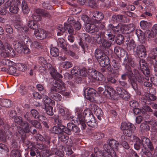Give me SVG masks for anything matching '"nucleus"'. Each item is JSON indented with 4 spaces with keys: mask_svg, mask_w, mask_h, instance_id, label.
Here are the masks:
<instances>
[{
    "mask_svg": "<svg viewBox=\"0 0 157 157\" xmlns=\"http://www.w3.org/2000/svg\"><path fill=\"white\" fill-rule=\"evenodd\" d=\"M132 140V142L135 143L134 147L135 149L139 150L140 147L142 145L143 147L145 149L143 151V153L148 157H153V154L154 151V148L151 140L148 138L143 137L141 139V142L140 139L137 136H133Z\"/></svg>",
    "mask_w": 157,
    "mask_h": 157,
    "instance_id": "1",
    "label": "nucleus"
},
{
    "mask_svg": "<svg viewBox=\"0 0 157 157\" xmlns=\"http://www.w3.org/2000/svg\"><path fill=\"white\" fill-rule=\"evenodd\" d=\"M60 82L59 83L57 81H55L52 84V86L49 90L48 94L49 97L56 101H60L62 98L61 96L57 92H63L66 90L63 82L62 81Z\"/></svg>",
    "mask_w": 157,
    "mask_h": 157,
    "instance_id": "2",
    "label": "nucleus"
},
{
    "mask_svg": "<svg viewBox=\"0 0 157 157\" xmlns=\"http://www.w3.org/2000/svg\"><path fill=\"white\" fill-rule=\"evenodd\" d=\"M78 114L76 120L77 122H78L82 126V129H85L86 128V124L85 122L88 125L92 128L96 127L97 126V123L96 122L93 115H91L90 117H86L85 118H83L82 114V110L81 109H78L77 111Z\"/></svg>",
    "mask_w": 157,
    "mask_h": 157,
    "instance_id": "3",
    "label": "nucleus"
},
{
    "mask_svg": "<svg viewBox=\"0 0 157 157\" xmlns=\"http://www.w3.org/2000/svg\"><path fill=\"white\" fill-rule=\"evenodd\" d=\"M121 128L123 131V134L125 135L121 136L120 139L119 141L121 144L126 142L127 136H131L136 128L133 124L129 122H124L121 123Z\"/></svg>",
    "mask_w": 157,
    "mask_h": 157,
    "instance_id": "4",
    "label": "nucleus"
},
{
    "mask_svg": "<svg viewBox=\"0 0 157 157\" xmlns=\"http://www.w3.org/2000/svg\"><path fill=\"white\" fill-rule=\"evenodd\" d=\"M101 26L103 27L104 25L100 23H97L95 24L87 23L86 25V30L87 32L90 33L97 32L100 29Z\"/></svg>",
    "mask_w": 157,
    "mask_h": 157,
    "instance_id": "5",
    "label": "nucleus"
},
{
    "mask_svg": "<svg viewBox=\"0 0 157 157\" xmlns=\"http://www.w3.org/2000/svg\"><path fill=\"white\" fill-rule=\"evenodd\" d=\"M1 53V56L4 57L9 56L13 57L15 56L14 51L11 46L7 44L6 45V48Z\"/></svg>",
    "mask_w": 157,
    "mask_h": 157,
    "instance_id": "6",
    "label": "nucleus"
},
{
    "mask_svg": "<svg viewBox=\"0 0 157 157\" xmlns=\"http://www.w3.org/2000/svg\"><path fill=\"white\" fill-rule=\"evenodd\" d=\"M104 150L102 153V156L104 157H118L116 152L113 149H110L107 145L104 146Z\"/></svg>",
    "mask_w": 157,
    "mask_h": 157,
    "instance_id": "7",
    "label": "nucleus"
},
{
    "mask_svg": "<svg viewBox=\"0 0 157 157\" xmlns=\"http://www.w3.org/2000/svg\"><path fill=\"white\" fill-rule=\"evenodd\" d=\"M96 91L94 89L87 88L84 91L85 97L86 99L92 102L94 101V97L96 94Z\"/></svg>",
    "mask_w": 157,
    "mask_h": 157,
    "instance_id": "8",
    "label": "nucleus"
},
{
    "mask_svg": "<svg viewBox=\"0 0 157 157\" xmlns=\"http://www.w3.org/2000/svg\"><path fill=\"white\" fill-rule=\"evenodd\" d=\"M91 106L92 107L91 109L92 111L96 115L97 118L99 120H101V117L103 114V112L101 109L94 104H92Z\"/></svg>",
    "mask_w": 157,
    "mask_h": 157,
    "instance_id": "9",
    "label": "nucleus"
},
{
    "mask_svg": "<svg viewBox=\"0 0 157 157\" xmlns=\"http://www.w3.org/2000/svg\"><path fill=\"white\" fill-rule=\"evenodd\" d=\"M116 90L118 94L122 99L126 100L129 98V94L125 90L120 87H117Z\"/></svg>",
    "mask_w": 157,
    "mask_h": 157,
    "instance_id": "10",
    "label": "nucleus"
},
{
    "mask_svg": "<svg viewBox=\"0 0 157 157\" xmlns=\"http://www.w3.org/2000/svg\"><path fill=\"white\" fill-rule=\"evenodd\" d=\"M105 90L103 92V95L106 97L111 99L115 93V91L110 86L105 85L104 86Z\"/></svg>",
    "mask_w": 157,
    "mask_h": 157,
    "instance_id": "11",
    "label": "nucleus"
},
{
    "mask_svg": "<svg viewBox=\"0 0 157 157\" xmlns=\"http://www.w3.org/2000/svg\"><path fill=\"white\" fill-rule=\"evenodd\" d=\"M97 60L99 62L100 65L103 67H105L110 63L109 58L105 53L98 60Z\"/></svg>",
    "mask_w": 157,
    "mask_h": 157,
    "instance_id": "12",
    "label": "nucleus"
},
{
    "mask_svg": "<svg viewBox=\"0 0 157 157\" xmlns=\"http://www.w3.org/2000/svg\"><path fill=\"white\" fill-rule=\"evenodd\" d=\"M136 51L139 57L145 58L146 56V49L143 45L141 44L137 46Z\"/></svg>",
    "mask_w": 157,
    "mask_h": 157,
    "instance_id": "13",
    "label": "nucleus"
},
{
    "mask_svg": "<svg viewBox=\"0 0 157 157\" xmlns=\"http://www.w3.org/2000/svg\"><path fill=\"white\" fill-rule=\"evenodd\" d=\"M92 14V19L95 20L96 23H98V22L102 20L104 17V15L102 13L97 11L93 12Z\"/></svg>",
    "mask_w": 157,
    "mask_h": 157,
    "instance_id": "14",
    "label": "nucleus"
},
{
    "mask_svg": "<svg viewBox=\"0 0 157 157\" xmlns=\"http://www.w3.org/2000/svg\"><path fill=\"white\" fill-rule=\"evenodd\" d=\"M107 142L108 144L107 145L108 147L110 149H117L119 145V143L113 139H109L108 140Z\"/></svg>",
    "mask_w": 157,
    "mask_h": 157,
    "instance_id": "15",
    "label": "nucleus"
},
{
    "mask_svg": "<svg viewBox=\"0 0 157 157\" xmlns=\"http://www.w3.org/2000/svg\"><path fill=\"white\" fill-rule=\"evenodd\" d=\"M34 34L35 36L39 39L41 40L45 38L47 36V33L46 31L43 29L39 30H35L34 32Z\"/></svg>",
    "mask_w": 157,
    "mask_h": 157,
    "instance_id": "16",
    "label": "nucleus"
},
{
    "mask_svg": "<svg viewBox=\"0 0 157 157\" xmlns=\"http://www.w3.org/2000/svg\"><path fill=\"white\" fill-rule=\"evenodd\" d=\"M125 66L131 65L132 67H134L135 66V63L132 57L128 55H127L125 57L123 63Z\"/></svg>",
    "mask_w": 157,
    "mask_h": 157,
    "instance_id": "17",
    "label": "nucleus"
},
{
    "mask_svg": "<svg viewBox=\"0 0 157 157\" xmlns=\"http://www.w3.org/2000/svg\"><path fill=\"white\" fill-rule=\"evenodd\" d=\"M24 45V43L22 42L15 41L13 43L14 49L18 52L20 53H22V49Z\"/></svg>",
    "mask_w": 157,
    "mask_h": 157,
    "instance_id": "18",
    "label": "nucleus"
},
{
    "mask_svg": "<svg viewBox=\"0 0 157 157\" xmlns=\"http://www.w3.org/2000/svg\"><path fill=\"white\" fill-rule=\"evenodd\" d=\"M58 126H54L52 129V132L54 133L59 134L63 133L64 129V126L62 124H58Z\"/></svg>",
    "mask_w": 157,
    "mask_h": 157,
    "instance_id": "19",
    "label": "nucleus"
},
{
    "mask_svg": "<svg viewBox=\"0 0 157 157\" xmlns=\"http://www.w3.org/2000/svg\"><path fill=\"white\" fill-rule=\"evenodd\" d=\"M132 75V73H130L128 75V78L130 81V82L132 85V87L134 90L136 91H137L138 87L137 84L136 83V80L135 77L133 76V77H131L130 75Z\"/></svg>",
    "mask_w": 157,
    "mask_h": 157,
    "instance_id": "20",
    "label": "nucleus"
},
{
    "mask_svg": "<svg viewBox=\"0 0 157 157\" xmlns=\"http://www.w3.org/2000/svg\"><path fill=\"white\" fill-rule=\"evenodd\" d=\"M114 51L115 53L117 56H122L125 53V50L119 46L116 47L114 48Z\"/></svg>",
    "mask_w": 157,
    "mask_h": 157,
    "instance_id": "21",
    "label": "nucleus"
},
{
    "mask_svg": "<svg viewBox=\"0 0 157 157\" xmlns=\"http://www.w3.org/2000/svg\"><path fill=\"white\" fill-rule=\"evenodd\" d=\"M149 62L153 65L155 71L157 72V57L155 56L151 57L149 58Z\"/></svg>",
    "mask_w": 157,
    "mask_h": 157,
    "instance_id": "22",
    "label": "nucleus"
},
{
    "mask_svg": "<svg viewBox=\"0 0 157 157\" xmlns=\"http://www.w3.org/2000/svg\"><path fill=\"white\" fill-rule=\"evenodd\" d=\"M20 2L19 0H11L7 1L5 3V6L6 7H9L11 5H13V6H18L20 5Z\"/></svg>",
    "mask_w": 157,
    "mask_h": 157,
    "instance_id": "23",
    "label": "nucleus"
},
{
    "mask_svg": "<svg viewBox=\"0 0 157 157\" xmlns=\"http://www.w3.org/2000/svg\"><path fill=\"white\" fill-rule=\"evenodd\" d=\"M8 72L9 74L14 76H17L19 75V73L17 71L16 68L13 66H10L8 69Z\"/></svg>",
    "mask_w": 157,
    "mask_h": 157,
    "instance_id": "24",
    "label": "nucleus"
},
{
    "mask_svg": "<svg viewBox=\"0 0 157 157\" xmlns=\"http://www.w3.org/2000/svg\"><path fill=\"white\" fill-rule=\"evenodd\" d=\"M57 42L58 46L61 48L63 51H67V48L65 44V40L63 38H59Z\"/></svg>",
    "mask_w": 157,
    "mask_h": 157,
    "instance_id": "25",
    "label": "nucleus"
},
{
    "mask_svg": "<svg viewBox=\"0 0 157 157\" xmlns=\"http://www.w3.org/2000/svg\"><path fill=\"white\" fill-rule=\"evenodd\" d=\"M101 35V33H94L93 36L94 41L99 44L102 43V41Z\"/></svg>",
    "mask_w": 157,
    "mask_h": 157,
    "instance_id": "26",
    "label": "nucleus"
},
{
    "mask_svg": "<svg viewBox=\"0 0 157 157\" xmlns=\"http://www.w3.org/2000/svg\"><path fill=\"white\" fill-rule=\"evenodd\" d=\"M64 27L65 30L67 31L70 34H73L74 33V29L71 25L66 23L64 24Z\"/></svg>",
    "mask_w": 157,
    "mask_h": 157,
    "instance_id": "27",
    "label": "nucleus"
},
{
    "mask_svg": "<svg viewBox=\"0 0 157 157\" xmlns=\"http://www.w3.org/2000/svg\"><path fill=\"white\" fill-rule=\"evenodd\" d=\"M143 3L146 6L150 8L151 10L155 9L154 3L153 0H144Z\"/></svg>",
    "mask_w": 157,
    "mask_h": 157,
    "instance_id": "28",
    "label": "nucleus"
},
{
    "mask_svg": "<svg viewBox=\"0 0 157 157\" xmlns=\"http://www.w3.org/2000/svg\"><path fill=\"white\" fill-rule=\"evenodd\" d=\"M21 126L24 128H23L25 133H28L30 132V128L31 126L27 122L25 121Z\"/></svg>",
    "mask_w": 157,
    "mask_h": 157,
    "instance_id": "29",
    "label": "nucleus"
},
{
    "mask_svg": "<svg viewBox=\"0 0 157 157\" xmlns=\"http://www.w3.org/2000/svg\"><path fill=\"white\" fill-rule=\"evenodd\" d=\"M104 54V52L99 48H97L94 52V56L97 60H98V59Z\"/></svg>",
    "mask_w": 157,
    "mask_h": 157,
    "instance_id": "30",
    "label": "nucleus"
},
{
    "mask_svg": "<svg viewBox=\"0 0 157 157\" xmlns=\"http://www.w3.org/2000/svg\"><path fill=\"white\" fill-rule=\"evenodd\" d=\"M1 101L2 107H9L11 106V101L9 100L1 99Z\"/></svg>",
    "mask_w": 157,
    "mask_h": 157,
    "instance_id": "31",
    "label": "nucleus"
},
{
    "mask_svg": "<svg viewBox=\"0 0 157 157\" xmlns=\"http://www.w3.org/2000/svg\"><path fill=\"white\" fill-rule=\"evenodd\" d=\"M10 157H21L20 151L17 149L12 150L10 152Z\"/></svg>",
    "mask_w": 157,
    "mask_h": 157,
    "instance_id": "32",
    "label": "nucleus"
},
{
    "mask_svg": "<svg viewBox=\"0 0 157 157\" xmlns=\"http://www.w3.org/2000/svg\"><path fill=\"white\" fill-rule=\"evenodd\" d=\"M102 46L105 49H107L109 48L112 44V42L111 41H109L108 40L103 39L102 41Z\"/></svg>",
    "mask_w": 157,
    "mask_h": 157,
    "instance_id": "33",
    "label": "nucleus"
},
{
    "mask_svg": "<svg viewBox=\"0 0 157 157\" xmlns=\"http://www.w3.org/2000/svg\"><path fill=\"white\" fill-rule=\"evenodd\" d=\"M140 129L142 132H144L149 130L150 127L148 125L147 121H145V122L142 123L140 126Z\"/></svg>",
    "mask_w": 157,
    "mask_h": 157,
    "instance_id": "34",
    "label": "nucleus"
},
{
    "mask_svg": "<svg viewBox=\"0 0 157 157\" xmlns=\"http://www.w3.org/2000/svg\"><path fill=\"white\" fill-rule=\"evenodd\" d=\"M109 28L110 29H112L115 33L118 32L121 29V27L119 24L117 26H114L112 24H110L109 25Z\"/></svg>",
    "mask_w": 157,
    "mask_h": 157,
    "instance_id": "35",
    "label": "nucleus"
},
{
    "mask_svg": "<svg viewBox=\"0 0 157 157\" xmlns=\"http://www.w3.org/2000/svg\"><path fill=\"white\" fill-rule=\"evenodd\" d=\"M21 7L22 11L25 14L29 12V9L25 1H23L22 2Z\"/></svg>",
    "mask_w": 157,
    "mask_h": 157,
    "instance_id": "36",
    "label": "nucleus"
},
{
    "mask_svg": "<svg viewBox=\"0 0 157 157\" xmlns=\"http://www.w3.org/2000/svg\"><path fill=\"white\" fill-rule=\"evenodd\" d=\"M52 155H56L60 157H63V152L61 151L56 148H53L52 149Z\"/></svg>",
    "mask_w": 157,
    "mask_h": 157,
    "instance_id": "37",
    "label": "nucleus"
},
{
    "mask_svg": "<svg viewBox=\"0 0 157 157\" xmlns=\"http://www.w3.org/2000/svg\"><path fill=\"white\" fill-rule=\"evenodd\" d=\"M28 25L30 28L33 30L36 29L37 28L36 22H35L32 20H30L29 21Z\"/></svg>",
    "mask_w": 157,
    "mask_h": 157,
    "instance_id": "38",
    "label": "nucleus"
},
{
    "mask_svg": "<svg viewBox=\"0 0 157 157\" xmlns=\"http://www.w3.org/2000/svg\"><path fill=\"white\" fill-rule=\"evenodd\" d=\"M50 52L51 55L53 57H57L59 55L58 49L55 47L51 48L50 50Z\"/></svg>",
    "mask_w": 157,
    "mask_h": 157,
    "instance_id": "39",
    "label": "nucleus"
},
{
    "mask_svg": "<svg viewBox=\"0 0 157 157\" xmlns=\"http://www.w3.org/2000/svg\"><path fill=\"white\" fill-rule=\"evenodd\" d=\"M136 46V44L135 42L133 40H131L127 46V49L129 50L132 49L134 50Z\"/></svg>",
    "mask_w": 157,
    "mask_h": 157,
    "instance_id": "40",
    "label": "nucleus"
},
{
    "mask_svg": "<svg viewBox=\"0 0 157 157\" xmlns=\"http://www.w3.org/2000/svg\"><path fill=\"white\" fill-rule=\"evenodd\" d=\"M89 70L88 71L86 68H83L79 70V74L80 76L86 77L89 75Z\"/></svg>",
    "mask_w": 157,
    "mask_h": 157,
    "instance_id": "41",
    "label": "nucleus"
},
{
    "mask_svg": "<svg viewBox=\"0 0 157 157\" xmlns=\"http://www.w3.org/2000/svg\"><path fill=\"white\" fill-rule=\"evenodd\" d=\"M41 19V17L40 15L36 14L34 13L30 17L29 19L35 22H36L37 21H40Z\"/></svg>",
    "mask_w": 157,
    "mask_h": 157,
    "instance_id": "42",
    "label": "nucleus"
},
{
    "mask_svg": "<svg viewBox=\"0 0 157 157\" xmlns=\"http://www.w3.org/2000/svg\"><path fill=\"white\" fill-rule=\"evenodd\" d=\"M123 18V15H117L113 16L112 19L114 21L121 22L122 21Z\"/></svg>",
    "mask_w": 157,
    "mask_h": 157,
    "instance_id": "43",
    "label": "nucleus"
},
{
    "mask_svg": "<svg viewBox=\"0 0 157 157\" xmlns=\"http://www.w3.org/2000/svg\"><path fill=\"white\" fill-rule=\"evenodd\" d=\"M7 131L6 132L2 130H0V140L1 141H4L6 140V136L7 134Z\"/></svg>",
    "mask_w": 157,
    "mask_h": 157,
    "instance_id": "44",
    "label": "nucleus"
},
{
    "mask_svg": "<svg viewBox=\"0 0 157 157\" xmlns=\"http://www.w3.org/2000/svg\"><path fill=\"white\" fill-rule=\"evenodd\" d=\"M98 72L95 70L90 69L89 70V75L92 78L95 80L96 78H97V75Z\"/></svg>",
    "mask_w": 157,
    "mask_h": 157,
    "instance_id": "45",
    "label": "nucleus"
},
{
    "mask_svg": "<svg viewBox=\"0 0 157 157\" xmlns=\"http://www.w3.org/2000/svg\"><path fill=\"white\" fill-rule=\"evenodd\" d=\"M53 109V107L51 106L48 105L47 106H45L46 112L48 115L50 116L54 114Z\"/></svg>",
    "mask_w": 157,
    "mask_h": 157,
    "instance_id": "46",
    "label": "nucleus"
},
{
    "mask_svg": "<svg viewBox=\"0 0 157 157\" xmlns=\"http://www.w3.org/2000/svg\"><path fill=\"white\" fill-rule=\"evenodd\" d=\"M29 122L36 128L40 129L42 128L40 123L36 120L30 121Z\"/></svg>",
    "mask_w": 157,
    "mask_h": 157,
    "instance_id": "47",
    "label": "nucleus"
},
{
    "mask_svg": "<svg viewBox=\"0 0 157 157\" xmlns=\"http://www.w3.org/2000/svg\"><path fill=\"white\" fill-rule=\"evenodd\" d=\"M10 6V11L11 13H17L19 10V8L18 6H17L16 5L13 6V5H11Z\"/></svg>",
    "mask_w": 157,
    "mask_h": 157,
    "instance_id": "48",
    "label": "nucleus"
},
{
    "mask_svg": "<svg viewBox=\"0 0 157 157\" xmlns=\"http://www.w3.org/2000/svg\"><path fill=\"white\" fill-rule=\"evenodd\" d=\"M73 66L72 63L70 62L66 61L63 62L61 63L62 67L65 68H69Z\"/></svg>",
    "mask_w": 157,
    "mask_h": 157,
    "instance_id": "49",
    "label": "nucleus"
},
{
    "mask_svg": "<svg viewBox=\"0 0 157 157\" xmlns=\"http://www.w3.org/2000/svg\"><path fill=\"white\" fill-rule=\"evenodd\" d=\"M40 152L39 150L36 148L33 147L30 150V155L32 157H34L36 155V154H38Z\"/></svg>",
    "mask_w": 157,
    "mask_h": 157,
    "instance_id": "50",
    "label": "nucleus"
},
{
    "mask_svg": "<svg viewBox=\"0 0 157 157\" xmlns=\"http://www.w3.org/2000/svg\"><path fill=\"white\" fill-rule=\"evenodd\" d=\"M45 138H44L42 135H40L38 136L39 139L42 141H43L45 140L47 142V143L49 144L50 143V137L48 135H45Z\"/></svg>",
    "mask_w": 157,
    "mask_h": 157,
    "instance_id": "51",
    "label": "nucleus"
},
{
    "mask_svg": "<svg viewBox=\"0 0 157 157\" xmlns=\"http://www.w3.org/2000/svg\"><path fill=\"white\" fill-rule=\"evenodd\" d=\"M149 23L147 21H142L140 23V25L141 28L143 29H145L149 27Z\"/></svg>",
    "mask_w": 157,
    "mask_h": 157,
    "instance_id": "52",
    "label": "nucleus"
},
{
    "mask_svg": "<svg viewBox=\"0 0 157 157\" xmlns=\"http://www.w3.org/2000/svg\"><path fill=\"white\" fill-rule=\"evenodd\" d=\"M124 37L121 35H118L117 36L116 43L118 44H121L124 42Z\"/></svg>",
    "mask_w": 157,
    "mask_h": 157,
    "instance_id": "53",
    "label": "nucleus"
},
{
    "mask_svg": "<svg viewBox=\"0 0 157 157\" xmlns=\"http://www.w3.org/2000/svg\"><path fill=\"white\" fill-rule=\"evenodd\" d=\"M58 137L62 141H65L69 138V137L67 135L64 134L63 133L58 135Z\"/></svg>",
    "mask_w": 157,
    "mask_h": 157,
    "instance_id": "54",
    "label": "nucleus"
},
{
    "mask_svg": "<svg viewBox=\"0 0 157 157\" xmlns=\"http://www.w3.org/2000/svg\"><path fill=\"white\" fill-rule=\"evenodd\" d=\"M19 91L21 95H23L27 93L28 90L25 86L21 85L20 87Z\"/></svg>",
    "mask_w": 157,
    "mask_h": 157,
    "instance_id": "55",
    "label": "nucleus"
},
{
    "mask_svg": "<svg viewBox=\"0 0 157 157\" xmlns=\"http://www.w3.org/2000/svg\"><path fill=\"white\" fill-rule=\"evenodd\" d=\"M124 29L128 32L127 33L131 32L134 30V28L133 26V25L132 24H129L127 25H125L124 27Z\"/></svg>",
    "mask_w": 157,
    "mask_h": 157,
    "instance_id": "56",
    "label": "nucleus"
},
{
    "mask_svg": "<svg viewBox=\"0 0 157 157\" xmlns=\"http://www.w3.org/2000/svg\"><path fill=\"white\" fill-rule=\"evenodd\" d=\"M82 39L88 42H90L91 41V38L88 34L84 33L82 35Z\"/></svg>",
    "mask_w": 157,
    "mask_h": 157,
    "instance_id": "57",
    "label": "nucleus"
},
{
    "mask_svg": "<svg viewBox=\"0 0 157 157\" xmlns=\"http://www.w3.org/2000/svg\"><path fill=\"white\" fill-rule=\"evenodd\" d=\"M62 76L61 74L57 72L55 75V77L53 78L54 80L53 81V83L52 84H53L56 81H57L59 83H60V82L61 81L63 82L62 81L59 79L62 78Z\"/></svg>",
    "mask_w": 157,
    "mask_h": 157,
    "instance_id": "58",
    "label": "nucleus"
},
{
    "mask_svg": "<svg viewBox=\"0 0 157 157\" xmlns=\"http://www.w3.org/2000/svg\"><path fill=\"white\" fill-rule=\"evenodd\" d=\"M136 33L139 39H143L144 38L143 32L140 30H136Z\"/></svg>",
    "mask_w": 157,
    "mask_h": 157,
    "instance_id": "59",
    "label": "nucleus"
},
{
    "mask_svg": "<svg viewBox=\"0 0 157 157\" xmlns=\"http://www.w3.org/2000/svg\"><path fill=\"white\" fill-rule=\"evenodd\" d=\"M83 115H84L85 116L83 117V118H85L86 117L89 118L90 117L91 115H93V114L91 113L90 111L88 109H85L83 113Z\"/></svg>",
    "mask_w": 157,
    "mask_h": 157,
    "instance_id": "60",
    "label": "nucleus"
},
{
    "mask_svg": "<svg viewBox=\"0 0 157 157\" xmlns=\"http://www.w3.org/2000/svg\"><path fill=\"white\" fill-rule=\"evenodd\" d=\"M146 95L147 99L151 101H153L156 99V97L152 94L147 93Z\"/></svg>",
    "mask_w": 157,
    "mask_h": 157,
    "instance_id": "61",
    "label": "nucleus"
},
{
    "mask_svg": "<svg viewBox=\"0 0 157 157\" xmlns=\"http://www.w3.org/2000/svg\"><path fill=\"white\" fill-rule=\"evenodd\" d=\"M5 27L6 31L7 33L10 34L13 33V29L10 25L6 24L5 25Z\"/></svg>",
    "mask_w": 157,
    "mask_h": 157,
    "instance_id": "62",
    "label": "nucleus"
},
{
    "mask_svg": "<svg viewBox=\"0 0 157 157\" xmlns=\"http://www.w3.org/2000/svg\"><path fill=\"white\" fill-rule=\"evenodd\" d=\"M63 118L64 120H71V119L72 121L75 120L74 117H73V116H70L69 114L67 113V112H66L65 115L63 116Z\"/></svg>",
    "mask_w": 157,
    "mask_h": 157,
    "instance_id": "63",
    "label": "nucleus"
},
{
    "mask_svg": "<svg viewBox=\"0 0 157 157\" xmlns=\"http://www.w3.org/2000/svg\"><path fill=\"white\" fill-rule=\"evenodd\" d=\"M30 113L32 117L37 119L39 115L38 112L35 109H33L31 110Z\"/></svg>",
    "mask_w": 157,
    "mask_h": 157,
    "instance_id": "64",
    "label": "nucleus"
}]
</instances>
